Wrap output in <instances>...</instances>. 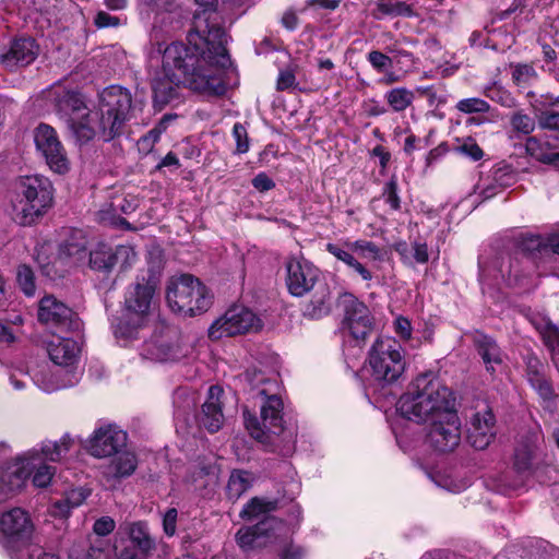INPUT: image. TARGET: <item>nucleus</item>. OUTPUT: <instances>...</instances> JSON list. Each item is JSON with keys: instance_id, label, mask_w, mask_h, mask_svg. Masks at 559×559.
<instances>
[{"instance_id": "obj_1", "label": "nucleus", "mask_w": 559, "mask_h": 559, "mask_svg": "<svg viewBox=\"0 0 559 559\" xmlns=\"http://www.w3.org/2000/svg\"><path fill=\"white\" fill-rule=\"evenodd\" d=\"M162 55V72L153 79L154 106L162 110L166 105L179 98L180 85L206 95H223L226 92V83L223 71L228 64L221 66L216 62V53L204 43L200 48L189 43H171L163 48L162 44L151 55V60Z\"/></svg>"}, {"instance_id": "obj_2", "label": "nucleus", "mask_w": 559, "mask_h": 559, "mask_svg": "<svg viewBox=\"0 0 559 559\" xmlns=\"http://www.w3.org/2000/svg\"><path fill=\"white\" fill-rule=\"evenodd\" d=\"M454 407L451 390L431 372L419 374L397 402L400 414L416 423H430Z\"/></svg>"}, {"instance_id": "obj_3", "label": "nucleus", "mask_w": 559, "mask_h": 559, "mask_svg": "<svg viewBox=\"0 0 559 559\" xmlns=\"http://www.w3.org/2000/svg\"><path fill=\"white\" fill-rule=\"evenodd\" d=\"M253 397H261V419L243 412L246 429L252 438L262 443L271 442V436L283 430V401L278 395L280 386L276 377H266L261 370L249 369L243 373Z\"/></svg>"}, {"instance_id": "obj_4", "label": "nucleus", "mask_w": 559, "mask_h": 559, "mask_svg": "<svg viewBox=\"0 0 559 559\" xmlns=\"http://www.w3.org/2000/svg\"><path fill=\"white\" fill-rule=\"evenodd\" d=\"M158 285L157 277L151 270L141 271L124 294V318L116 328V336L134 340L146 328Z\"/></svg>"}, {"instance_id": "obj_5", "label": "nucleus", "mask_w": 559, "mask_h": 559, "mask_svg": "<svg viewBox=\"0 0 559 559\" xmlns=\"http://www.w3.org/2000/svg\"><path fill=\"white\" fill-rule=\"evenodd\" d=\"M132 96L121 86L111 85L98 94V106L93 110L94 138L110 141L120 135L132 117Z\"/></svg>"}, {"instance_id": "obj_6", "label": "nucleus", "mask_w": 559, "mask_h": 559, "mask_svg": "<svg viewBox=\"0 0 559 559\" xmlns=\"http://www.w3.org/2000/svg\"><path fill=\"white\" fill-rule=\"evenodd\" d=\"M50 96L60 118L80 143L94 139L93 110H88L82 95L63 86H56Z\"/></svg>"}, {"instance_id": "obj_7", "label": "nucleus", "mask_w": 559, "mask_h": 559, "mask_svg": "<svg viewBox=\"0 0 559 559\" xmlns=\"http://www.w3.org/2000/svg\"><path fill=\"white\" fill-rule=\"evenodd\" d=\"M166 299L174 312L191 317L205 312L212 304L207 288L190 274H182L169 281Z\"/></svg>"}, {"instance_id": "obj_8", "label": "nucleus", "mask_w": 559, "mask_h": 559, "mask_svg": "<svg viewBox=\"0 0 559 559\" xmlns=\"http://www.w3.org/2000/svg\"><path fill=\"white\" fill-rule=\"evenodd\" d=\"M368 361L372 379L381 385L397 381L406 366L402 345L390 336L376 340L369 350Z\"/></svg>"}, {"instance_id": "obj_9", "label": "nucleus", "mask_w": 559, "mask_h": 559, "mask_svg": "<svg viewBox=\"0 0 559 559\" xmlns=\"http://www.w3.org/2000/svg\"><path fill=\"white\" fill-rule=\"evenodd\" d=\"M202 11L194 13L193 27L189 32L188 41L200 48V43L216 53V62L221 66L229 63V55L226 49L227 34L216 25H210L211 15L214 12L217 0H194Z\"/></svg>"}, {"instance_id": "obj_10", "label": "nucleus", "mask_w": 559, "mask_h": 559, "mask_svg": "<svg viewBox=\"0 0 559 559\" xmlns=\"http://www.w3.org/2000/svg\"><path fill=\"white\" fill-rule=\"evenodd\" d=\"M52 192L50 180L44 176H27L19 179L16 193L21 199L16 210L22 214V225L33 224L51 206Z\"/></svg>"}, {"instance_id": "obj_11", "label": "nucleus", "mask_w": 559, "mask_h": 559, "mask_svg": "<svg viewBox=\"0 0 559 559\" xmlns=\"http://www.w3.org/2000/svg\"><path fill=\"white\" fill-rule=\"evenodd\" d=\"M0 543L11 559H25L31 549L34 524L29 514L21 509L13 508L3 512L0 518Z\"/></svg>"}, {"instance_id": "obj_12", "label": "nucleus", "mask_w": 559, "mask_h": 559, "mask_svg": "<svg viewBox=\"0 0 559 559\" xmlns=\"http://www.w3.org/2000/svg\"><path fill=\"white\" fill-rule=\"evenodd\" d=\"M71 9H75L71 0H22L20 7L24 19L43 33L52 26L63 27Z\"/></svg>"}, {"instance_id": "obj_13", "label": "nucleus", "mask_w": 559, "mask_h": 559, "mask_svg": "<svg viewBox=\"0 0 559 559\" xmlns=\"http://www.w3.org/2000/svg\"><path fill=\"white\" fill-rule=\"evenodd\" d=\"M117 535L121 547L118 559H142L156 549V540L146 522H126L119 526Z\"/></svg>"}, {"instance_id": "obj_14", "label": "nucleus", "mask_w": 559, "mask_h": 559, "mask_svg": "<svg viewBox=\"0 0 559 559\" xmlns=\"http://www.w3.org/2000/svg\"><path fill=\"white\" fill-rule=\"evenodd\" d=\"M261 328L262 322L253 311L243 306L235 305L211 325L209 336L212 340H219L258 332Z\"/></svg>"}, {"instance_id": "obj_15", "label": "nucleus", "mask_w": 559, "mask_h": 559, "mask_svg": "<svg viewBox=\"0 0 559 559\" xmlns=\"http://www.w3.org/2000/svg\"><path fill=\"white\" fill-rule=\"evenodd\" d=\"M427 442L441 453L454 451L461 443V420L454 407L429 423Z\"/></svg>"}, {"instance_id": "obj_16", "label": "nucleus", "mask_w": 559, "mask_h": 559, "mask_svg": "<svg viewBox=\"0 0 559 559\" xmlns=\"http://www.w3.org/2000/svg\"><path fill=\"white\" fill-rule=\"evenodd\" d=\"M34 142L37 152L53 173L62 175L69 170L70 163L66 150L52 127L40 123L34 130Z\"/></svg>"}, {"instance_id": "obj_17", "label": "nucleus", "mask_w": 559, "mask_h": 559, "mask_svg": "<svg viewBox=\"0 0 559 559\" xmlns=\"http://www.w3.org/2000/svg\"><path fill=\"white\" fill-rule=\"evenodd\" d=\"M337 306L344 312V325L350 335L357 342L365 341L372 331V318L368 307L350 293L342 294Z\"/></svg>"}, {"instance_id": "obj_18", "label": "nucleus", "mask_w": 559, "mask_h": 559, "mask_svg": "<svg viewBox=\"0 0 559 559\" xmlns=\"http://www.w3.org/2000/svg\"><path fill=\"white\" fill-rule=\"evenodd\" d=\"M136 261V253L132 246L120 245L115 248L98 243L88 251V264L92 270L109 273L116 265L126 271Z\"/></svg>"}, {"instance_id": "obj_19", "label": "nucleus", "mask_w": 559, "mask_h": 559, "mask_svg": "<svg viewBox=\"0 0 559 559\" xmlns=\"http://www.w3.org/2000/svg\"><path fill=\"white\" fill-rule=\"evenodd\" d=\"M142 355L155 361H169L180 357L179 333L175 328L159 324L143 344Z\"/></svg>"}, {"instance_id": "obj_20", "label": "nucleus", "mask_w": 559, "mask_h": 559, "mask_svg": "<svg viewBox=\"0 0 559 559\" xmlns=\"http://www.w3.org/2000/svg\"><path fill=\"white\" fill-rule=\"evenodd\" d=\"M37 459L38 452L36 449H32L2 466L0 469V495L3 499L24 486L35 468Z\"/></svg>"}, {"instance_id": "obj_21", "label": "nucleus", "mask_w": 559, "mask_h": 559, "mask_svg": "<svg viewBox=\"0 0 559 559\" xmlns=\"http://www.w3.org/2000/svg\"><path fill=\"white\" fill-rule=\"evenodd\" d=\"M38 320L60 332L80 329L76 313L62 300L52 295L44 296L38 305Z\"/></svg>"}, {"instance_id": "obj_22", "label": "nucleus", "mask_w": 559, "mask_h": 559, "mask_svg": "<svg viewBox=\"0 0 559 559\" xmlns=\"http://www.w3.org/2000/svg\"><path fill=\"white\" fill-rule=\"evenodd\" d=\"M285 267L288 292L296 297H301L310 292L320 275L319 269L304 258H288Z\"/></svg>"}, {"instance_id": "obj_23", "label": "nucleus", "mask_w": 559, "mask_h": 559, "mask_svg": "<svg viewBox=\"0 0 559 559\" xmlns=\"http://www.w3.org/2000/svg\"><path fill=\"white\" fill-rule=\"evenodd\" d=\"M496 437V417L492 409L483 404L467 424V441L476 450H485Z\"/></svg>"}, {"instance_id": "obj_24", "label": "nucleus", "mask_w": 559, "mask_h": 559, "mask_svg": "<svg viewBox=\"0 0 559 559\" xmlns=\"http://www.w3.org/2000/svg\"><path fill=\"white\" fill-rule=\"evenodd\" d=\"M127 442L124 431L114 425L97 428L88 441V451L95 457H107L118 453Z\"/></svg>"}, {"instance_id": "obj_25", "label": "nucleus", "mask_w": 559, "mask_h": 559, "mask_svg": "<svg viewBox=\"0 0 559 559\" xmlns=\"http://www.w3.org/2000/svg\"><path fill=\"white\" fill-rule=\"evenodd\" d=\"M281 524L275 518H266L254 526L240 528L236 534V542L245 551L262 547L266 545L271 533Z\"/></svg>"}, {"instance_id": "obj_26", "label": "nucleus", "mask_w": 559, "mask_h": 559, "mask_svg": "<svg viewBox=\"0 0 559 559\" xmlns=\"http://www.w3.org/2000/svg\"><path fill=\"white\" fill-rule=\"evenodd\" d=\"M223 393L224 392L221 386H210L207 391V397L202 404L201 413L198 416L199 424L212 433L218 431L224 423L221 402Z\"/></svg>"}, {"instance_id": "obj_27", "label": "nucleus", "mask_w": 559, "mask_h": 559, "mask_svg": "<svg viewBox=\"0 0 559 559\" xmlns=\"http://www.w3.org/2000/svg\"><path fill=\"white\" fill-rule=\"evenodd\" d=\"M540 439V432L537 430L531 431L521 439L514 452V467L518 472L532 473L536 469L535 461Z\"/></svg>"}, {"instance_id": "obj_28", "label": "nucleus", "mask_w": 559, "mask_h": 559, "mask_svg": "<svg viewBox=\"0 0 559 559\" xmlns=\"http://www.w3.org/2000/svg\"><path fill=\"white\" fill-rule=\"evenodd\" d=\"M47 352L55 365L71 367L79 358L80 346L73 338L52 336L47 343Z\"/></svg>"}, {"instance_id": "obj_29", "label": "nucleus", "mask_w": 559, "mask_h": 559, "mask_svg": "<svg viewBox=\"0 0 559 559\" xmlns=\"http://www.w3.org/2000/svg\"><path fill=\"white\" fill-rule=\"evenodd\" d=\"M38 46L32 38H19L11 45L10 50L2 56V62L8 68L25 67L38 56Z\"/></svg>"}, {"instance_id": "obj_30", "label": "nucleus", "mask_w": 559, "mask_h": 559, "mask_svg": "<svg viewBox=\"0 0 559 559\" xmlns=\"http://www.w3.org/2000/svg\"><path fill=\"white\" fill-rule=\"evenodd\" d=\"M478 355L481 357L487 371L495 372L503 362V355L496 341L485 334H477L474 338Z\"/></svg>"}, {"instance_id": "obj_31", "label": "nucleus", "mask_w": 559, "mask_h": 559, "mask_svg": "<svg viewBox=\"0 0 559 559\" xmlns=\"http://www.w3.org/2000/svg\"><path fill=\"white\" fill-rule=\"evenodd\" d=\"M525 150L536 160L559 169V151L550 141L530 136L526 140Z\"/></svg>"}, {"instance_id": "obj_32", "label": "nucleus", "mask_w": 559, "mask_h": 559, "mask_svg": "<svg viewBox=\"0 0 559 559\" xmlns=\"http://www.w3.org/2000/svg\"><path fill=\"white\" fill-rule=\"evenodd\" d=\"M60 258L69 259L73 264H81L88 258L87 240L81 230L66 240L60 247Z\"/></svg>"}, {"instance_id": "obj_33", "label": "nucleus", "mask_w": 559, "mask_h": 559, "mask_svg": "<svg viewBox=\"0 0 559 559\" xmlns=\"http://www.w3.org/2000/svg\"><path fill=\"white\" fill-rule=\"evenodd\" d=\"M331 311V292L326 284H320L309 302L305 306V316L320 319Z\"/></svg>"}, {"instance_id": "obj_34", "label": "nucleus", "mask_w": 559, "mask_h": 559, "mask_svg": "<svg viewBox=\"0 0 559 559\" xmlns=\"http://www.w3.org/2000/svg\"><path fill=\"white\" fill-rule=\"evenodd\" d=\"M110 464L108 465V474L115 478H126L131 476L138 466L136 455L131 451H118Z\"/></svg>"}, {"instance_id": "obj_35", "label": "nucleus", "mask_w": 559, "mask_h": 559, "mask_svg": "<svg viewBox=\"0 0 559 559\" xmlns=\"http://www.w3.org/2000/svg\"><path fill=\"white\" fill-rule=\"evenodd\" d=\"M550 235L543 237L539 235H531L523 237L519 243V250L532 258H543L545 254L551 253Z\"/></svg>"}, {"instance_id": "obj_36", "label": "nucleus", "mask_w": 559, "mask_h": 559, "mask_svg": "<svg viewBox=\"0 0 559 559\" xmlns=\"http://www.w3.org/2000/svg\"><path fill=\"white\" fill-rule=\"evenodd\" d=\"M374 17L381 19L382 16H412L414 11L409 4L399 0H378L376 2Z\"/></svg>"}, {"instance_id": "obj_37", "label": "nucleus", "mask_w": 559, "mask_h": 559, "mask_svg": "<svg viewBox=\"0 0 559 559\" xmlns=\"http://www.w3.org/2000/svg\"><path fill=\"white\" fill-rule=\"evenodd\" d=\"M71 445L72 439L68 435H64L59 441H46L39 451L36 450L38 452L37 460H40L41 454L44 459L51 462L60 461L69 452Z\"/></svg>"}, {"instance_id": "obj_38", "label": "nucleus", "mask_w": 559, "mask_h": 559, "mask_svg": "<svg viewBox=\"0 0 559 559\" xmlns=\"http://www.w3.org/2000/svg\"><path fill=\"white\" fill-rule=\"evenodd\" d=\"M34 383L45 392H53L66 388L69 383L62 381L48 366H43L33 374Z\"/></svg>"}, {"instance_id": "obj_39", "label": "nucleus", "mask_w": 559, "mask_h": 559, "mask_svg": "<svg viewBox=\"0 0 559 559\" xmlns=\"http://www.w3.org/2000/svg\"><path fill=\"white\" fill-rule=\"evenodd\" d=\"M275 509L276 501L252 498L240 512V516L246 520H255L262 516L264 520L271 518L269 513Z\"/></svg>"}, {"instance_id": "obj_40", "label": "nucleus", "mask_w": 559, "mask_h": 559, "mask_svg": "<svg viewBox=\"0 0 559 559\" xmlns=\"http://www.w3.org/2000/svg\"><path fill=\"white\" fill-rule=\"evenodd\" d=\"M512 82L519 88H527L532 86L538 79V73L532 64L528 63H511Z\"/></svg>"}, {"instance_id": "obj_41", "label": "nucleus", "mask_w": 559, "mask_h": 559, "mask_svg": "<svg viewBox=\"0 0 559 559\" xmlns=\"http://www.w3.org/2000/svg\"><path fill=\"white\" fill-rule=\"evenodd\" d=\"M384 98L394 112H402L413 104L415 95L406 87H395L388 91Z\"/></svg>"}, {"instance_id": "obj_42", "label": "nucleus", "mask_w": 559, "mask_h": 559, "mask_svg": "<svg viewBox=\"0 0 559 559\" xmlns=\"http://www.w3.org/2000/svg\"><path fill=\"white\" fill-rule=\"evenodd\" d=\"M250 487V475L247 472H233L228 484L227 492L230 499H238Z\"/></svg>"}, {"instance_id": "obj_43", "label": "nucleus", "mask_w": 559, "mask_h": 559, "mask_svg": "<svg viewBox=\"0 0 559 559\" xmlns=\"http://www.w3.org/2000/svg\"><path fill=\"white\" fill-rule=\"evenodd\" d=\"M484 94L486 97L507 108H512L516 104L512 94L497 83H492L491 85L486 86Z\"/></svg>"}, {"instance_id": "obj_44", "label": "nucleus", "mask_w": 559, "mask_h": 559, "mask_svg": "<svg viewBox=\"0 0 559 559\" xmlns=\"http://www.w3.org/2000/svg\"><path fill=\"white\" fill-rule=\"evenodd\" d=\"M510 123L513 131L522 134H530L535 129V120L524 110L520 109L514 111L510 117Z\"/></svg>"}, {"instance_id": "obj_45", "label": "nucleus", "mask_w": 559, "mask_h": 559, "mask_svg": "<svg viewBox=\"0 0 559 559\" xmlns=\"http://www.w3.org/2000/svg\"><path fill=\"white\" fill-rule=\"evenodd\" d=\"M543 336L544 343L552 352H559V325L549 321L544 322L538 328Z\"/></svg>"}, {"instance_id": "obj_46", "label": "nucleus", "mask_w": 559, "mask_h": 559, "mask_svg": "<svg viewBox=\"0 0 559 559\" xmlns=\"http://www.w3.org/2000/svg\"><path fill=\"white\" fill-rule=\"evenodd\" d=\"M455 107L463 114H485L490 109L486 100L477 97L461 99Z\"/></svg>"}, {"instance_id": "obj_47", "label": "nucleus", "mask_w": 559, "mask_h": 559, "mask_svg": "<svg viewBox=\"0 0 559 559\" xmlns=\"http://www.w3.org/2000/svg\"><path fill=\"white\" fill-rule=\"evenodd\" d=\"M326 250L329 253H331L337 260L344 262L349 267L354 266L358 261L353 254L355 250L350 249V243H346L345 247L336 243H328Z\"/></svg>"}, {"instance_id": "obj_48", "label": "nucleus", "mask_w": 559, "mask_h": 559, "mask_svg": "<svg viewBox=\"0 0 559 559\" xmlns=\"http://www.w3.org/2000/svg\"><path fill=\"white\" fill-rule=\"evenodd\" d=\"M17 283L25 295L32 296L35 293L34 273L27 265H20L16 274Z\"/></svg>"}, {"instance_id": "obj_49", "label": "nucleus", "mask_w": 559, "mask_h": 559, "mask_svg": "<svg viewBox=\"0 0 559 559\" xmlns=\"http://www.w3.org/2000/svg\"><path fill=\"white\" fill-rule=\"evenodd\" d=\"M350 249L355 250L360 258H367L371 260H377L380 258V249L379 247L367 240H357L355 242H350Z\"/></svg>"}, {"instance_id": "obj_50", "label": "nucleus", "mask_w": 559, "mask_h": 559, "mask_svg": "<svg viewBox=\"0 0 559 559\" xmlns=\"http://www.w3.org/2000/svg\"><path fill=\"white\" fill-rule=\"evenodd\" d=\"M382 197L385 202L390 204L391 209L394 211L400 210L401 200L397 193V180L395 177H392L384 186L382 191Z\"/></svg>"}, {"instance_id": "obj_51", "label": "nucleus", "mask_w": 559, "mask_h": 559, "mask_svg": "<svg viewBox=\"0 0 559 559\" xmlns=\"http://www.w3.org/2000/svg\"><path fill=\"white\" fill-rule=\"evenodd\" d=\"M38 460H35V462H37ZM35 474L33 476V484L36 486V487H46L47 485H49L53 474H55V468L49 466V465H46V464H40L37 466V463H35Z\"/></svg>"}, {"instance_id": "obj_52", "label": "nucleus", "mask_w": 559, "mask_h": 559, "mask_svg": "<svg viewBox=\"0 0 559 559\" xmlns=\"http://www.w3.org/2000/svg\"><path fill=\"white\" fill-rule=\"evenodd\" d=\"M233 136L236 141V152L243 154L249 150V139L247 129L240 122H236L233 128Z\"/></svg>"}, {"instance_id": "obj_53", "label": "nucleus", "mask_w": 559, "mask_h": 559, "mask_svg": "<svg viewBox=\"0 0 559 559\" xmlns=\"http://www.w3.org/2000/svg\"><path fill=\"white\" fill-rule=\"evenodd\" d=\"M492 181L499 189H504L515 182V174L510 167H501L495 170Z\"/></svg>"}, {"instance_id": "obj_54", "label": "nucleus", "mask_w": 559, "mask_h": 559, "mask_svg": "<svg viewBox=\"0 0 559 559\" xmlns=\"http://www.w3.org/2000/svg\"><path fill=\"white\" fill-rule=\"evenodd\" d=\"M530 381L532 382L533 386L536 388L539 392V394L545 400H550L554 397V390L549 381L542 377L537 371H534L533 374L530 377Z\"/></svg>"}, {"instance_id": "obj_55", "label": "nucleus", "mask_w": 559, "mask_h": 559, "mask_svg": "<svg viewBox=\"0 0 559 559\" xmlns=\"http://www.w3.org/2000/svg\"><path fill=\"white\" fill-rule=\"evenodd\" d=\"M367 59L378 72H383L392 67V59L379 50H371Z\"/></svg>"}, {"instance_id": "obj_56", "label": "nucleus", "mask_w": 559, "mask_h": 559, "mask_svg": "<svg viewBox=\"0 0 559 559\" xmlns=\"http://www.w3.org/2000/svg\"><path fill=\"white\" fill-rule=\"evenodd\" d=\"M412 266L415 263L425 264L429 261L428 246L426 242L414 241L412 243Z\"/></svg>"}, {"instance_id": "obj_57", "label": "nucleus", "mask_w": 559, "mask_h": 559, "mask_svg": "<svg viewBox=\"0 0 559 559\" xmlns=\"http://www.w3.org/2000/svg\"><path fill=\"white\" fill-rule=\"evenodd\" d=\"M457 150L463 153L464 155L468 156L473 160H479L484 152L479 147V145L472 139L466 140L464 143H462Z\"/></svg>"}, {"instance_id": "obj_58", "label": "nucleus", "mask_w": 559, "mask_h": 559, "mask_svg": "<svg viewBox=\"0 0 559 559\" xmlns=\"http://www.w3.org/2000/svg\"><path fill=\"white\" fill-rule=\"evenodd\" d=\"M116 527V523L110 516H102L95 521L93 531L98 536L109 535Z\"/></svg>"}, {"instance_id": "obj_59", "label": "nucleus", "mask_w": 559, "mask_h": 559, "mask_svg": "<svg viewBox=\"0 0 559 559\" xmlns=\"http://www.w3.org/2000/svg\"><path fill=\"white\" fill-rule=\"evenodd\" d=\"M94 24L98 28L118 27L120 25V19L100 10L95 15Z\"/></svg>"}, {"instance_id": "obj_60", "label": "nucleus", "mask_w": 559, "mask_h": 559, "mask_svg": "<svg viewBox=\"0 0 559 559\" xmlns=\"http://www.w3.org/2000/svg\"><path fill=\"white\" fill-rule=\"evenodd\" d=\"M538 122L542 128L559 129V112L552 110H544L538 116Z\"/></svg>"}, {"instance_id": "obj_61", "label": "nucleus", "mask_w": 559, "mask_h": 559, "mask_svg": "<svg viewBox=\"0 0 559 559\" xmlns=\"http://www.w3.org/2000/svg\"><path fill=\"white\" fill-rule=\"evenodd\" d=\"M171 119V116H164L162 120L158 122V124L154 129L148 131V133L145 136L142 138V142L155 143L156 141H158L162 132L166 130L167 124Z\"/></svg>"}, {"instance_id": "obj_62", "label": "nucleus", "mask_w": 559, "mask_h": 559, "mask_svg": "<svg viewBox=\"0 0 559 559\" xmlns=\"http://www.w3.org/2000/svg\"><path fill=\"white\" fill-rule=\"evenodd\" d=\"M178 512L175 508L168 509L163 519V528L167 536H173L176 533Z\"/></svg>"}, {"instance_id": "obj_63", "label": "nucleus", "mask_w": 559, "mask_h": 559, "mask_svg": "<svg viewBox=\"0 0 559 559\" xmlns=\"http://www.w3.org/2000/svg\"><path fill=\"white\" fill-rule=\"evenodd\" d=\"M394 331L403 340L411 338L412 326L409 320L404 317H397L394 320Z\"/></svg>"}, {"instance_id": "obj_64", "label": "nucleus", "mask_w": 559, "mask_h": 559, "mask_svg": "<svg viewBox=\"0 0 559 559\" xmlns=\"http://www.w3.org/2000/svg\"><path fill=\"white\" fill-rule=\"evenodd\" d=\"M252 186L258 191L265 192L273 189L275 183L265 173H260L252 179Z\"/></svg>"}]
</instances>
